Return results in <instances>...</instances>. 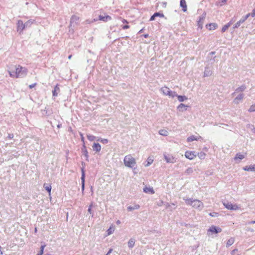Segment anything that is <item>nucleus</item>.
<instances>
[{
    "mask_svg": "<svg viewBox=\"0 0 255 255\" xmlns=\"http://www.w3.org/2000/svg\"><path fill=\"white\" fill-rule=\"evenodd\" d=\"M8 72L11 77L22 78L26 75L27 69L20 65H15L10 67Z\"/></svg>",
    "mask_w": 255,
    "mask_h": 255,
    "instance_id": "1",
    "label": "nucleus"
},
{
    "mask_svg": "<svg viewBox=\"0 0 255 255\" xmlns=\"http://www.w3.org/2000/svg\"><path fill=\"white\" fill-rule=\"evenodd\" d=\"M124 164L126 166L133 169L136 168L135 159L130 155H127L124 159Z\"/></svg>",
    "mask_w": 255,
    "mask_h": 255,
    "instance_id": "2",
    "label": "nucleus"
},
{
    "mask_svg": "<svg viewBox=\"0 0 255 255\" xmlns=\"http://www.w3.org/2000/svg\"><path fill=\"white\" fill-rule=\"evenodd\" d=\"M186 204L192 206L193 207L201 210L203 207V203L200 200L197 199L193 200L192 199H187L185 200Z\"/></svg>",
    "mask_w": 255,
    "mask_h": 255,
    "instance_id": "3",
    "label": "nucleus"
},
{
    "mask_svg": "<svg viewBox=\"0 0 255 255\" xmlns=\"http://www.w3.org/2000/svg\"><path fill=\"white\" fill-rule=\"evenodd\" d=\"M82 165V167H81V190L83 194H84V190H85V173L84 170V167L85 166V163L82 161L81 163Z\"/></svg>",
    "mask_w": 255,
    "mask_h": 255,
    "instance_id": "4",
    "label": "nucleus"
},
{
    "mask_svg": "<svg viewBox=\"0 0 255 255\" xmlns=\"http://www.w3.org/2000/svg\"><path fill=\"white\" fill-rule=\"evenodd\" d=\"M223 204L227 209L230 210L235 211L238 210L240 208V207L237 205L233 204L229 202H224Z\"/></svg>",
    "mask_w": 255,
    "mask_h": 255,
    "instance_id": "5",
    "label": "nucleus"
},
{
    "mask_svg": "<svg viewBox=\"0 0 255 255\" xmlns=\"http://www.w3.org/2000/svg\"><path fill=\"white\" fill-rule=\"evenodd\" d=\"M222 231V230L220 227L213 225L209 228L208 232H211L212 234H218L221 233Z\"/></svg>",
    "mask_w": 255,
    "mask_h": 255,
    "instance_id": "6",
    "label": "nucleus"
},
{
    "mask_svg": "<svg viewBox=\"0 0 255 255\" xmlns=\"http://www.w3.org/2000/svg\"><path fill=\"white\" fill-rule=\"evenodd\" d=\"M25 25L21 20H18L17 22V31L21 33L25 29Z\"/></svg>",
    "mask_w": 255,
    "mask_h": 255,
    "instance_id": "7",
    "label": "nucleus"
},
{
    "mask_svg": "<svg viewBox=\"0 0 255 255\" xmlns=\"http://www.w3.org/2000/svg\"><path fill=\"white\" fill-rule=\"evenodd\" d=\"M195 153V151H186L185 153V156L187 158L192 160L196 157Z\"/></svg>",
    "mask_w": 255,
    "mask_h": 255,
    "instance_id": "8",
    "label": "nucleus"
},
{
    "mask_svg": "<svg viewBox=\"0 0 255 255\" xmlns=\"http://www.w3.org/2000/svg\"><path fill=\"white\" fill-rule=\"evenodd\" d=\"M164 157L167 163H174L176 160L174 157L170 155L164 154Z\"/></svg>",
    "mask_w": 255,
    "mask_h": 255,
    "instance_id": "9",
    "label": "nucleus"
},
{
    "mask_svg": "<svg viewBox=\"0 0 255 255\" xmlns=\"http://www.w3.org/2000/svg\"><path fill=\"white\" fill-rule=\"evenodd\" d=\"M82 153L83 155H84L86 158V160L87 161H89V155H88V152L86 148V146H85V143L82 145V147L81 148Z\"/></svg>",
    "mask_w": 255,
    "mask_h": 255,
    "instance_id": "10",
    "label": "nucleus"
},
{
    "mask_svg": "<svg viewBox=\"0 0 255 255\" xmlns=\"http://www.w3.org/2000/svg\"><path fill=\"white\" fill-rule=\"evenodd\" d=\"M206 16V13L204 12L200 16L199 20L198 21V24L199 27H202L204 21Z\"/></svg>",
    "mask_w": 255,
    "mask_h": 255,
    "instance_id": "11",
    "label": "nucleus"
},
{
    "mask_svg": "<svg viewBox=\"0 0 255 255\" xmlns=\"http://www.w3.org/2000/svg\"><path fill=\"white\" fill-rule=\"evenodd\" d=\"M79 19V16L75 15H73L70 19V26H72V25L74 24L77 25L78 24Z\"/></svg>",
    "mask_w": 255,
    "mask_h": 255,
    "instance_id": "12",
    "label": "nucleus"
},
{
    "mask_svg": "<svg viewBox=\"0 0 255 255\" xmlns=\"http://www.w3.org/2000/svg\"><path fill=\"white\" fill-rule=\"evenodd\" d=\"M156 17H164V15L162 12H156L150 17L149 20L153 21L155 20Z\"/></svg>",
    "mask_w": 255,
    "mask_h": 255,
    "instance_id": "13",
    "label": "nucleus"
},
{
    "mask_svg": "<svg viewBox=\"0 0 255 255\" xmlns=\"http://www.w3.org/2000/svg\"><path fill=\"white\" fill-rule=\"evenodd\" d=\"M188 106L185 105L184 104L181 103L178 105L177 109V110L179 112H183L184 111H187V108L188 107Z\"/></svg>",
    "mask_w": 255,
    "mask_h": 255,
    "instance_id": "14",
    "label": "nucleus"
},
{
    "mask_svg": "<svg viewBox=\"0 0 255 255\" xmlns=\"http://www.w3.org/2000/svg\"><path fill=\"white\" fill-rule=\"evenodd\" d=\"M212 71L208 67H206L204 71V77H209L212 75Z\"/></svg>",
    "mask_w": 255,
    "mask_h": 255,
    "instance_id": "15",
    "label": "nucleus"
},
{
    "mask_svg": "<svg viewBox=\"0 0 255 255\" xmlns=\"http://www.w3.org/2000/svg\"><path fill=\"white\" fill-rule=\"evenodd\" d=\"M243 169L247 171H255V165L251 164L249 166H246L243 167Z\"/></svg>",
    "mask_w": 255,
    "mask_h": 255,
    "instance_id": "16",
    "label": "nucleus"
},
{
    "mask_svg": "<svg viewBox=\"0 0 255 255\" xmlns=\"http://www.w3.org/2000/svg\"><path fill=\"white\" fill-rule=\"evenodd\" d=\"M206 26H207V28L209 30H213L216 29L217 28L218 25L216 23H211L207 24L206 25Z\"/></svg>",
    "mask_w": 255,
    "mask_h": 255,
    "instance_id": "17",
    "label": "nucleus"
},
{
    "mask_svg": "<svg viewBox=\"0 0 255 255\" xmlns=\"http://www.w3.org/2000/svg\"><path fill=\"white\" fill-rule=\"evenodd\" d=\"M99 20L107 22L109 20H110L112 19V17L110 15H106V16H103L102 15H100L99 16Z\"/></svg>",
    "mask_w": 255,
    "mask_h": 255,
    "instance_id": "18",
    "label": "nucleus"
},
{
    "mask_svg": "<svg viewBox=\"0 0 255 255\" xmlns=\"http://www.w3.org/2000/svg\"><path fill=\"white\" fill-rule=\"evenodd\" d=\"M93 150L99 152L101 149V146L99 143L94 142L92 146Z\"/></svg>",
    "mask_w": 255,
    "mask_h": 255,
    "instance_id": "19",
    "label": "nucleus"
},
{
    "mask_svg": "<svg viewBox=\"0 0 255 255\" xmlns=\"http://www.w3.org/2000/svg\"><path fill=\"white\" fill-rule=\"evenodd\" d=\"M180 6L182 8V10L184 12L187 11V4L185 0H180Z\"/></svg>",
    "mask_w": 255,
    "mask_h": 255,
    "instance_id": "20",
    "label": "nucleus"
},
{
    "mask_svg": "<svg viewBox=\"0 0 255 255\" xmlns=\"http://www.w3.org/2000/svg\"><path fill=\"white\" fill-rule=\"evenodd\" d=\"M60 92V88L58 86V85H56L54 89L52 90V96L54 97H56L58 96V93Z\"/></svg>",
    "mask_w": 255,
    "mask_h": 255,
    "instance_id": "21",
    "label": "nucleus"
},
{
    "mask_svg": "<svg viewBox=\"0 0 255 255\" xmlns=\"http://www.w3.org/2000/svg\"><path fill=\"white\" fill-rule=\"evenodd\" d=\"M247 88L246 86L244 84L242 85L240 87H238L235 90V91L233 93V95L237 93L240 92H243Z\"/></svg>",
    "mask_w": 255,
    "mask_h": 255,
    "instance_id": "22",
    "label": "nucleus"
},
{
    "mask_svg": "<svg viewBox=\"0 0 255 255\" xmlns=\"http://www.w3.org/2000/svg\"><path fill=\"white\" fill-rule=\"evenodd\" d=\"M201 137L200 136H196L195 135H191L187 137V141L188 142H191L194 140H198L199 138H201Z\"/></svg>",
    "mask_w": 255,
    "mask_h": 255,
    "instance_id": "23",
    "label": "nucleus"
},
{
    "mask_svg": "<svg viewBox=\"0 0 255 255\" xmlns=\"http://www.w3.org/2000/svg\"><path fill=\"white\" fill-rule=\"evenodd\" d=\"M215 51H212L209 53L208 57L210 58L211 63H213L215 61L216 56H214L215 54Z\"/></svg>",
    "mask_w": 255,
    "mask_h": 255,
    "instance_id": "24",
    "label": "nucleus"
},
{
    "mask_svg": "<svg viewBox=\"0 0 255 255\" xmlns=\"http://www.w3.org/2000/svg\"><path fill=\"white\" fill-rule=\"evenodd\" d=\"M140 208V206L138 204L134 205L133 206H129L127 208V210L128 211H131L134 210L139 209Z\"/></svg>",
    "mask_w": 255,
    "mask_h": 255,
    "instance_id": "25",
    "label": "nucleus"
},
{
    "mask_svg": "<svg viewBox=\"0 0 255 255\" xmlns=\"http://www.w3.org/2000/svg\"><path fill=\"white\" fill-rule=\"evenodd\" d=\"M244 94H243V93L240 94L237 97H236L234 99V102L235 104H238L239 103V101L242 100L243 99V98H244Z\"/></svg>",
    "mask_w": 255,
    "mask_h": 255,
    "instance_id": "26",
    "label": "nucleus"
},
{
    "mask_svg": "<svg viewBox=\"0 0 255 255\" xmlns=\"http://www.w3.org/2000/svg\"><path fill=\"white\" fill-rule=\"evenodd\" d=\"M160 91L163 93V94L165 95H168L169 93H170L169 91L170 90L167 87H163L160 89Z\"/></svg>",
    "mask_w": 255,
    "mask_h": 255,
    "instance_id": "27",
    "label": "nucleus"
},
{
    "mask_svg": "<svg viewBox=\"0 0 255 255\" xmlns=\"http://www.w3.org/2000/svg\"><path fill=\"white\" fill-rule=\"evenodd\" d=\"M135 242V239L133 238L130 239L128 243V248L130 249L132 248L134 246Z\"/></svg>",
    "mask_w": 255,
    "mask_h": 255,
    "instance_id": "28",
    "label": "nucleus"
},
{
    "mask_svg": "<svg viewBox=\"0 0 255 255\" xmlns=\"http://www.w3.org/2000/svg\"><path fill=\"white\" fill-rule=\"evenodd\" d=\"M245 21L244 20V19L242 17L241 19L238 21L237 22H236L235 25L233 26L234 29L238 28L241 24L243 23Z\"/></svg>",
    "mask_w": 255,
    "mask_h": 255,
    "instance_id": "29",
    "label": "nucleus"
},
{
    "mask_svg": "<svg viewBox=\"0 0 255 255\" xmlns=\"http://www.w3.org/2000/svg\"><path fill=\"white\" fill-rule=\"evenodd\" d=\"M143 190V192L145 193H149L150 192L151 194L154 193V190L152 188L145 187Z\"/></svg>",
    "mask_w": 255,
    "mask_h": 255,
    "instance_id": "30",
    "label": "nucleus"
},
{
    "mask_svg": "<svg viewBox=\"0 0 255 255\" xmlns=\"http://www.w3.org/2000/svg\"><path fill=\"white\" fill-rule=\"evenodd\" d=\"M245 158V155L244 154H241V153L239 152L237 153L235 157L234 158L235 160L240 159L242 160Z\"/></svg>",
    "mask_w": 255,
    "mask_h": 255,
    "instance_id": "31",
    "label": "nucleus"
},
{
    "mask_svg": "<svg viewBox=\"0 0 255 255\" xmlns=\"http://www.w3.org/2000/svg\"><path fill=\"white\" fill-rule=\"evenodd\" d=\"M43 187L45 190L49 193V194L50 195L51 191V186L50 185H48L47 184H44Z\"/></svg>",
    "mask_w": 255,
    "mask_h": 255,
    "instance_id": "32",
    "label": "nucleus"
},
{
    "mask_svg": "<svg viewBox=\"0 0 255 255\" xmlns=\"http://www.w3.org/2000/svg\"><path fill=\"white\" fill-rule=\"evenodd\" d=\"M234 241H235V240L233 238H231L230 239H229L227 242L226 247L227 248L230 247L231 245H232L234 244Z\"/></svg>",
    "mask_w": 255,
    "mask_h": 255,
    "instance_id": "33",
    "label": "nucleus"
},
{
    "mask_svg": "<svg viewBox=\"0 0 255 255\" xmlns=\"http://www.w3.org/2000/svg\"><path fill=\"white\" fill-rule=\"evenodd\" d=\"M178 100L179 102H183L187 100V97L184 95H178L177 96Z\"/></svg>",
    "mask_w": 255,
    "mask_h": 255,
    "instance_id": "34",
    "label": "nucleus"
},
{
    "mask_svg": "<svg viewBox=\"0 0 255 255\" xmlns=\"http://www.w3.org/2000/svg\"><path fill=\"white\" fill-rule=\"evenodd\" d=\"M45 247L46 245L45 244V243L43 245H41L40 247V251L37 253V255H42L44 253V250Z\"/></svg>",
    "mask_w": 255,
    "mask_h": 255,
    "instance_id": "35",
    "label": "nucleus"
},
{
    "mask_svg": "<svg viewBox=\"0 0 255 255\" xmlns=\"http://www.w3.org/2000/svg\"><path fill=\"white\" fill-rule=\"evenodd\" d=\"M93 203L92 202L90 204V205L89 206L88 209V212L90 214H91V217H93V216H94L93 212H92V208L93 207Z\"/></svg>",
    "mask_w": 255,
    "mask_h": 255,
    "instance_id": "36",
    "label": "nucleus"
},
{
    "mask_svg": "<svg viewBox=\"0 0 255 255\" xmlns=\"http://www.w3.org/2000/svg\"><path fill=\"white\" fill-rule=\"evenodd\" d=\"M34 20H32L30 19V20H28L26 22H25L24 25H25V28L30 27L31 26V25L34 22Z\"/></svg>",
    "mask_w": 255,
    "mask_h": 255,
    "instance_id": "37",
    "label": "nucleus"
},
{
    "mask_svg": "<svg viewBox=\"0 0 255 255\" xmlns=\"http://www.w3.org/2000/svg\"><path fill=\"white\" fill-rule=\"evenodd\" d=\"M199 158L201 159H204L206 157V154L203 151H201L198 153Z\"/></svg>",
    "mask_w": 255,
    "mask_h": 255,
    "instance_id": "38",
    "label": "nucleus"
},
{
    "mask_svg": "<svg viewBox=\"0 0 255 255\" xmlns=\"http://www.w3.org/2000/svg\"><path fill=\"white\" fill-rule=\"evenodd\" d=\"M169 92L171 93H169L167 96H169V97L172 98H174L177 96V94L175 92L172 91L171 90H170Z\"/></svg>",
    "mask_w": 255,
    "mask_h": 255,
    "instance_id": "39",
    "label": "nucleus"
},
{
    "mask_svg": "<svg viewBox=\"0 0 255 255\" xmlns=\"http://www.w3.org/2000/svg\"><path fill=\"white\" fill-rule=\"evenodd\" d=\"M147 163L145 165V166H149L150 165H151L153 161V160L152 159H151V158L150 157H148L147 159Z\"/></svg>",
    "mask_w": 255,
    "mask_h": 255,
    "instance_id": "40",
    "label": "nucleus"
},
{
    "mask_svg": "<svg viewBox=\"0 0 255 255\" xmlns=\"http://www.w3.org/2000/svg\"><path fill=\"white\" fill-rule=\"evenodd\" d=\"M159 133L160 134V135H163V136H167V133H168V132L167 130H160L159 131Z\"/></svg>",
    "mask_w": 255,
    "mask_h": 255,
    "instance_id": "41",
    "label": "nucleus"
},
{
    "mask_svg": "<svg viewBox=\"0 0 255 255\" xmlns=\"http://www.w3.org/2000/svg\"><path fill=\"white\" fill-rule=\"evenodd\" d=\"M193 172V170L192 169V168L191 167H188L185 171V173L188 174V175H190L191 174V173H192Z\"/></svg>",
    "mask_w": 255,
    "mask_h": 255,
    "instance_id": "42",
    "label": "nucleus"
},
{
    "mask_svg": "<svg viewBox=\"0 0 255 255\" xmlns=\"http://www.w3.org/2000/svg\"><path fill=\"white\" fill-rule=\"evenodd\" d=\"M209 215L212 217H217L219 216V213L218 212H214L210 213Z\"/></svg>",
    "mask_w": 255,
    "mask_h": 255,
    "instance_id": "43",
    "label": "nucleus"
},
{
    "mask_svg": "<svg viewBox=\"0 0 255 255\" xmlns=\"http://www.w3.org/2000/svg\"><path fill=\"white\" fill-rule=\"evenodd\" d=\"M250 113L255 112V104L252 105L248 110Z\"/></svg>",
    "mask_w": 255,
    "mask_h": 255,
    "instance_id": "44",
    "label": "nucleus"
},
{
    "mask_svg": "<svg viewBox=\"0 0 255 255\" xmlns=\"http://www.w3.org/2000/svg\"><path fill=\"white\" fill-rule=\"evenodd\" d=\"M87 138L90 141H93L95 139V136L93 135H88Z\"/></svg>",
    "mask_w": 255,
    "mask_h": 255,
    "instance_id": "45",
    "label": "nucleus"
},
{
    "mask_svg": "<svg viewBox=\"0 0 255 255\" xmlns=\"http://www.w3.org/2000/svg\"><path fill=\"white\" fill-rule=\"evenodd\" d=\"M229 27L227 24L224 25L221 30L222 32H225L229 28Z\"/></svg>",
    "mask_w": 255,
    "mask_h": 255,
    "instance_id": "46",
    "label": "nucleus"
},
{
    "mask_svg": "<svg viewBox=\"0 0 255 255\" xmlns=\"http://www.w3.org/2000/svg\"><path fill=\"white\" fill-rule=\"evenodd\" d=\"M108 139H106V138H102L101 140H100V142L103 144H107L108 143Z\"/></svg>",
    "mask_w": 255,
    "mask_h": 255,
    "instance_id": "47",
    "label": "nucleus"
},
{
    "mask_svg": "<svg viewBox=\"0 0 255 255\" xmlns=\"http://www.w3.org/2000/svg\"><path fill=\"white\" fill-rule=\"evenodd\" d=\"M250 16H251V14L250 13H249L246 15L243 16L242 18L244 19L245 21H246Z\"/></svg>",
    "mask_w": 255,
    "mask_h": 255,
    "instance_id": "48",
    "label": "nucleus"
},
{
    "mask_svg": "<svg viewBox=\"0 0 255 255\" xmlns=\"http://www.w3.org/2000/svg\"><path fill=\"white\" fill-rule=\"evenodd\" d=\"M250 16H251V14L250 13H249L246 15L243 16L242 18L244 19L245 21H246Z\"/></svg>",
    "mask_w": 255,
    "mask_h": 255,
    "instance_id": "49",
    "label": "nucleus"
},
{
    "mask_svg": "<svg viewBox=\"0 0 255 255\" xmlns=\"http://www.w3.org/2000/svg\"><path fill=\"white\" fill-rule=\"evenodd\" d=\"M220 0L219 3H220V6H222L223 5L225 4L226 3V2L227 1V0Z\"/></svg>",
    "mask_w": 255,
    "mask_h": 255,
    "instance_id": "50",
    "label": "nucleus"
},
{
    "mask_svg": "<svg viewBox=\"0 0 255 255\" xmlns=\"http://www.w3.org/2000/svg\"><path fill=\"white\" fill-rule=\"evenodd\" d=\"M13 137L14 135L13 133H8L7 137L9 139H12L13 138Z\"/></svg>",
    "mask_w": 255,
    "mask_h": 255,
    "instance_id": "51",
    "label": "nucleus"
},
{
    "mask_svg": "<svg viewBox=\"0 0 255 255\" xmlns=\"http://www.w3.org/2000/svg\"><path fill=\"white\" fill-rule=\"evenodd\" d=\"M129 28V25L128 24L122 25V28L123 29H127Z\"/></svg>",
    "mask_w": 255,
    "mask_h": 255,
    "instance_id": "52",
    "label": "nucleus"
},
{
    "mask_svg": "<svg viewBox=\"0 0 255 255\" xmlns=\"http://www.w3.org/2000/svg\"><path fill=\"white\" fill-rule=\"evenodd\" d=\"M235 21V20H233V19H232L231 21H230L228 23H227L226 24L229 26L230 27L232 24V23H233V22Z\"/></svg>",
    "mask_w": 255,
    "mask_h": 255,
    "instance_id": "53",
    "label": "nucleus"
},
{
    "mask_svg": "<svg viewBox=\"0 0 255 255\" xmlns=\"http://www.w3.org/2000/svg\"><path fill=\"white\" fill-rule=\"evenodd\" d=\"M252 17L255 16V8L253 9L252 12L250 13Z\"/></svg>",
    "mask_w": 255,
    "mask_h": 255,
    "instance_id": "54",
    "label": "nucleus"
},
{
    "mask_svg": "<svg viewBox=\"0 0 255 255\" xmlns=\"http://www.w3.org/2000/svg\"><path fill=\"white\" fill-rule=\"evenodd\" d=\"M237 251H238V250L237 249L233 250L231 253V255H234L235 254L236 252Z\"/></svg>",
    "mask_w": 255,
    "mask_h": 255,
    "instance_id": "55",
    "label": "nucleus"
},
{
    "mask_svg": "<svg viewBox=\"0 0 255 255\" xmlns=\"http://www.w3.org/2000/svg\"><path fill=\"white\" fill-rule=\"evenodd\" d=\"M80 135L81 136V140L84 142V137L83 136V133H82L81 132H80Z\"/></svg>",
    "mask_w": 255,
    "mask_h": 255,
    "instance_id": "56",
    "label": "nucleus"
},
{
    "mask_svg": "<svg viewBox=\"0 0 255 255\" xmlns=\"http://www.w3.org/2000/svg\"><path fill=\"white\" fill-rule=\"evenodd\" d=\"M36 85V83H34V84L29 85V89H32V88H34Z\"/></svg>",
    "mask_w": 255,
    "mask_h": 255,
    "instance_id": "57",
    "label": "nucleus"
},
{
    "mask_svg": "<svg viewBox=\"0 0 255 255\" xmlns=\"http://www.w3.org/2000/svg\"><path fill=\"white\" fill-rule=\"evenodd\" d=\"M112 251L113 250L112 249H110L106 255H109V254H110L112 253Z\"/></svg>",
    "mask_w": 255,
    "mask_h": 255,
    "instance_id": "58",
    "label": "nucleus"
},
{
    "mask_svg": "<svg viewBox=\"0 0 255 255\" xmlns=\"http://www.w3.org/2000/svg\"><path fill=\"white\" fill-rule=\"evenodd\" d=\"M122 22L125 23H128V21H127V20L125 19H123L122 20Z\"/></svg>",
    "mask_w": 255,
    "mask_h": 255,
    "instance_id": "59",
    "label": "nucleus"
},
{
    "mask_svg": "<svg viewBox=\"0 0 255 255\" xmlns=\"http://www.w3.org/2000/svg\"><path fill=\"white\" fill-rule=\"evenodd\" d=\"M255 224V221H252L249 222V224Z\"/></svg>",
    "mask_w": 255,
    "mask_h": 255,
    "instance_id": "60",
    "label": "nucleus"
},
{
    "mask_svg": "<svg viewBox=\"0 0 255 255\" xmlns=\"http://www.w3.org/2000/svg\"><path fill=\"white\" fill-rule=\"evenodd\" d=\"M61 126H62V124L61 123H59V124L57 126V127L58 128H60L61 127Z\"/></svg>",
    "mask_w": 255,
    "mask_h": 255,
    "instance_id": "61",
    "label": "nucleus"
},
{
    "mask_svg": "<svg viewBox=\"0 0 255 255\" xmlns=\"http://www.w3.org/2000/svg\"><path fill=\"white\" fill-rule=\"evenodd\" d=\"M107 232H108V235H110L111 234H112V231L111 230V228L109 229L107 231Z\"/></svg>",
    "mask_w": 255,
    "mask_h": 255,
    "instance_id": "62",
    "label": "nucleus"
},
{
    "mask_svg": "<svg viewBox=\"0 0 255 255\" xmlns=\"http://www.w3.org/2000/svg\"><path fill=\"white\" fill-rule=\"evenodd\" d=\"M143 30H144V28H142L139 31H138V33H141L143 32Z\"/></svg>",
    "mask_w": 255,
    "mask_h": 255,
    "instance_id": "63",
    "label": "nucleus"
},
{
    "mask_svg": "<svg viewBox=\"0 0 255 255\" xmlns=\"http://www.w3.org/2000/svg\"><path fill=\"white\" fill-rule=\"evenodd\" d=\"M143 36L144 38H147L148 37V34H144L143 35Z\"/></svg>",
    "mask_w": 255,
    "mask_h": 255,
    "instance_id": "64",
    "label": "nucleus"
}]
</instances>
